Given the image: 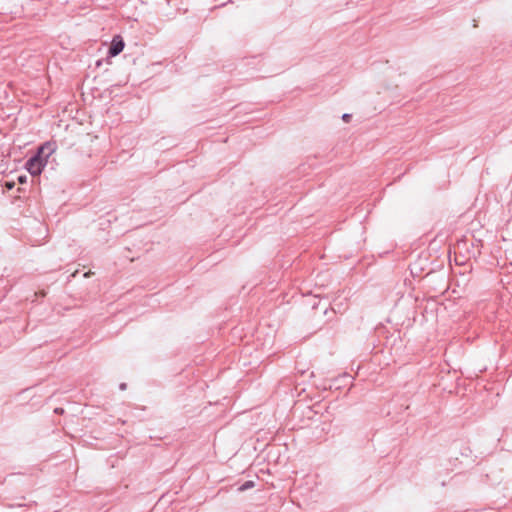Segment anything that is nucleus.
<instances>
[{
    "mask_svg": "<svg viewBox=\"0 0 512 512\" xmlns=\"http://www.w3.org/2000/svg\"><path fill=\"white\" fill-rule=\"evenodd\" d=\"M460 388H462V390L466 391L467 389V386L466 385H463V386H459Z\"/></svg>",
    "mask_w": 512,
    "mask_h": 512,
    "instance_id": "obj_10",
    "label": "nucleus"
},
{
    "mask_svg": "<svg viewBox=\"0 0 512 512\" xmlns=\"http://www.w3.org/2000/svg\"><path fill=\"white\" fill-rule=\"evenodd\" d=\"M91 274V272H87L84 274L85 277H88Z\"/></svg>",
    "mask_w": 512,
    "mask_h": 512,
    "instance_id": "obj_12",
    "label": "nucleus"
},
{
    "mask_svg": "<svg viewBox=\"0 0 512 512\" xmlns=\"http://www.w3.org/2000/svg\"><path fill=\"white\" fill-rule=\"evenodd\" d=\"M351 117H352V116H351L350 114L345 113V114H343L342 119H343L345 122H349V121H350V119H351Z\"/></svg>",
    "mask_w": 512,
    "mask_h": 512,
    "instance_id": "obj_5",
    "label": "nucleus"
},
{
    "mask_svg": "<svg viewBox=\"0 0 512 512\" xmlns=\"http://www.w3.org/2000/svg\"><path fill=\"white\" fill-rule=\"evenodd\" d=\"M54 149L50 143L41 146L37 153L26 162V169L32 176L40 175Z\"/></svg>",
    "mask_w": 512,
    "mask_h": 512,
    "instance_id": "obj_1",
    "label": "nucleus"
},
{
    "mask_svg": "<svg viewBox=\"0 0 512 512\" xmlns=\"http://www.w3.org/2000/svg\"><path fill=\"white\" fill-rule=\"evenodd\" d=\"M55 412H56V413H62V412H63V410H62V409L57 408V409H55Z\"/></svg>",
    "mask_w": 512,
    "mask_h": 512,
    "instance_id": "obj_8",
    "label": "nucleus"
},
{
    "mask_svg": "<svg viewBox=\"0 0 512 512\" xmlns=\"http://www.w3.org/2000/svg\"><path fill=\"white\" fill-rule=\"evenodd\" d=\"M6 186L11 189L13 187V184L7 183Z\"/></svg>",
    "mask_w": 512,
    "mask_h": 512,
    "instance_id": "obj_9",
    "label": "nucleus"
},
{
    "mask_svg": "<svg viewBox=\"0 0 512 512\" xmlns=\"http://www.w3.org/2000/svg\"><path fill=\"white\" fill-rule=\"evenodd\" d=\"M325 380H326V381H333L334 379H332V378H326Z\"/></svg>",
    "mask_w": 512,
    "mask_h": 512,
    "instance_id": "obj_14",
    "label": "nucleus"
},
{
    "mask_svg": "<svg viewBox=\"0 0 512 512\" xmlns=\"http://www.w3.org/2000/svg\"><path fill=\"white\" fill-rule=\"evenodd\" d=\"M255 486L254 482L253 481H246L245 483H243L239 488L238 490L243 492V491H246L248 489H251Z\"/></svg>",
    "mask_w": 512,
    "mask_h": 512,
    "instance_id": "obj_3",
    "label": "nucleus"
},
{
    "mask_svg": "<svg viewBox=\"0 0 512 512\" xmlns=\"http://www.w3.org/2000/svg\"><path fill=\"white\" fill-rule=\"evenodd\" d=\"M327 390V386H322V393Z\"/></svg>",
    "mask_w": 512,
    "mask_h": 512,
    "instance_id": "obj_11",
    "label": "nucleus"
},
{
    "mask_svg": "<svg viewBox=\"0 0 512 512\" xmlns=\"http://www.w3.org/2000/svg\"><path fill=\"white\" fill-rule=\"evenodd\" d=\"M345 382H347L348 384H352L353 382V377L347 373H343L341 376H340Z\"/></svg>",
    "mask_w": 512,
    "mask_h": 512,
    "instance_id": "obj_4",
    "label": "nucleus"
},
{
    "mask_svg": "<svg viewBox=\"0 0 512 512\" xmlns=\"http://www.w3.org/2000/svg\"><path fill=\"white\" fill-rule=\"evenodd\" d=\"M329 314V311L328 310H325L324 311V315H328Z\"/></svg>",
    "mask_w": 512,
    "mask_h": 512,
    "instance_id": "obj_13",
    "label": "nucleus"
},
{
    "mask_svg": "<svg viewBox=\"0 0 512 512\" xmlns=\"http://www.w3.org/2000/svg\"><path fill=\"white\" fill-rule=\"evenodd\" d=\"M18 180L20 183H24L26 182V176H19Z\"/></svg>",
    "mask_w": 512,
    "mask_h": 512,
    "instance_id": "obj_6",
    "label": "nucleus"
},
{
    "mask_svg": "<svg viewBox=\"0 0 512 512\" xmlns=\"http://www.w3.org/2000/svg\"><path fill=\"white\" fill-rule=\"evenodd\" d=\"M311 306H312V309H316L317 306H318V301L314 300L312 303H311Z\"/></svg>",
    "mask_w": 512,
    "mask_h": 512,
    "instance_id": "obj_7",
    "label": "nucleus"
},
{
    "mask_svg": "<svg viewBox=\"0 0 512 512\" xmlns=\"http://www.w3.org/2000/svg\"><path fill=\"white\" fill-rule=\"evenodd\" d=\"M120 387H121V389H122V390H124V389L126 388V386H125V385H122V386H120Z\"/></svg>",
    "mask_w": 512,
    "mask_h": 512,
    "instance_id": "obj_15",
    "label": "nucleus"
},
{
    "mask_svg": "<svg viewBox=\"0 0 512 512\" xmlns=\"http://www.w3.org/2000/svg\"><path fill=\"white\" fill-rule=\"evenodd\" d=\"M123 49H124L123 40L119 36L114 37V39L112 40L111 46L109 47V55L117 56L119 53L122 52Z\"/></svg>",
    "mask_w": 512,
    "mask_h": 512,
    "instance_id": "obj_2",
    "label": "nucleus"
}]
</instances>
